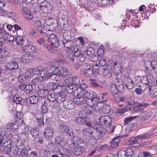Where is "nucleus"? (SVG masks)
Returning <instances> with one entry per match:
<instances>
[{"instance_id": "50", "label": "nucleus", "mask_w": 157, "mask_h": 157, "mask_svg": "<svg viewBox=\"0 0 157 157\" xmlns=\"http://www.w3.org/2000/svg\"><path fill=\"white\" fill-rule=\"evenodd\" d=\"M92 70L93 73L95 72L96 73H98L100 71L101 68L98 64H95V65H93Z\"/></svg>"}, {"instance_id": "3", "label": "nucleus", "mask_w": 157, "mask_h": 157, "mask_svg": "<svg viewBox=\"0 0 157 157\" xmlns=\"http://www.w3.org/2000/svg\"><path fill=\"white\" fill-rule=\"evenodd\" d=\"M25 149L17 148L16 146H13L11 147L9 153V155L11 157H24L25 156V152H24Z\"/></svg>"}, {"instance_id": "55", "label": "nucleus", "mask_w": 157, "mask_h": 157, "mask_svg": "<svg viewBox=\"0 0 157 157\" xmlns=\"http://www.w3.org/2000/svg\"><path fill=\"white\" fill-rule=\"evenodd\" d=\"M92 136L94 139L98 140L99 139L101 136L103 137V136H102L100 133L96 131L95 132L93 133Z\"/></svg>"}, {"instance_id": "7", "label": "nucleus", "mask_w": 157, "mask_h": 157, "mask_svg": "<svg viewBox=\"0 0 157 157\" xmlns=\"http://www.w3.org/2000/svg\"><path fill=\"white\" fill-rule=\"evenodd\" d=\"M99 98L98 96L96 97L93 100H91V101L92 105L90 106H91L92 108L96 111H98L101 109L103 107V104L99 101Z\"/></svg>"}, {"instance_id": "51", "label": "nucleus", "mask_w": 157, "mask_h": 157, "mask_svg": "<svg viewBox=\"0 0 157 157\" xmlns=\"http://www.w3.org/2000/svg\"><path fill=\"white\" fill-rule=\"evenodd\" d=\"M117 92L120 93H122L124 91V87L123 84L121 82L118 85H117Z\"/></svg>"}, {"instance_id": "42", "label": "nucleus", "mask_w": 157, "mask_h": 157, "mask_svg": "<svg viewBox=\"0 0 157 157\" xmlns=\"http://www.w3.org/2000/svg\"><path fill=\"white\" fill-rule=\"evenodd\" d=\"M70 80L69 78L65 79H62L61 80V86H67L69 85H70Z\"/></svg>"}, {"instance_id": "13", "label": "nucleus", "mask_w": 157, "mask_h": 157, "mask_svg": "<svg viewBox=\"0 0 157 157\" xmlns=\"http://www.w3.org/2000/svg\"><path fill=\"white\" fill-rule=\"evenodd\" d=\"M76 97L73 99V101L76 105H80L83 104L86 102V100L84 99L82 96L80 95V93H76V95H75Z\"/></svg>"}, {"instance_id": "54", "label": "nucleus", "mask_w": 157, "mask_h": 157, "mask_svg": "<svg viewBox=\"0 0 157 157\" xmlns=\"http://www.w3.org/2000/svg\"><path fill=\"white\" fill-rule=\"evenodd\" d=\"M152 96L154 97H157V86H152Z\"/></svg>"}, {"instance_id": "63", "label": "nucleus", "mask_w": 157, "mask_h": 157, "mask_svg": "<svg viewBox=\"0 0 157 157\" xmlns=\"http://www.w3.org/2000/svg\"><path fill=\"white\" fill-rule=\"evenodd\" d=\"M61 28L64 30H66L69 28V25L67 22H64L60 24Z\"/></svg>"}, {"instance_id": "21", "label": "nucleus", "mask_w": 157, "mask_h": 157, "mask_svg": "<svg viewBox=\"0 0 157 157\" xmlns=\"http://www.w3.org/2000/svg\"><path fill=\"white\" fill-rule=\"evenodd\" d=\"M73 101L71 100H67L65 101L63 103L64 107L68 109H71L74 108L75 105Z\"/></svg>"}, {"instance_id": "40", "label": "nucleus", "mask_w": 157, "mask_h": 157, "mask_svg": "<svg viewBox=\"0 0 157 157\" xmlns=\"http://www.w3.org/2000/svg\"><path fill=\"white\" fill-rule=\"evenodd\" d=\"M15 41L18 46H22L24 43L23 38L19 36H17L16 37Z\"/></svg>"}, {"instance_id": "30", "label": "nucleus", "mask_w": 157, "mask_h": 157, "mask_svg": "<svg viewBox=\"0 0 157 157\" xmlns=\"http://www.w3.org/2000/svg\"><path fill=\"white\" fill-rule=\"evenodd\" d=\"M63 44L65 47L67 48H71L74 44L73 42L69 40H64L63 41Z\"/></svg>"}, {"instance_id": "22", "label": "nucleus", "mask_w": 157, "mask_h": 157, "mask_svg": "<svg viewBox=\"0 0 157 157\" xmlns=\"http://www.w3.org/2000/svg\"><path fill=\"white\" fill-rule=\"evenodd\" d=\"M124 83L125 86L129 89H132L134 86L133 81L129 77L125 79Z\"/></svg>"}, {"instance_id": "4", "label": "nucleus", "mask_w": 157, "mask_h": 157, "mask_svg": "<svg viewBox=\"0 0 157 157\" xmlns=\"http://www.w3.org/2000/svg\"><path fill=\"white\" fill-rule=\"evenodd\" d=\"M59 131L60 134L63 136L68 135L72 137H74L73 131L71 130L64 122H61L59 124Z\"/></svg>"}, {"instance_id": "36", "label": "nucleus", "mask_w": 157, "mask_h": 157, "mask_svg": "<svg viewBox=\"0 0 157 157\" xmlns=\"http://www.w3.org/2000/svg\"><path fill=\"white\" fill-rule=\"evenodd\" d=\"M30 133L32 136V137L34 139L38 137L39 132L37 129L32 128L31 130Z\"/></svg>"}, {"instance_id": "57", "label": "nucleus", "mask_w": 157, "mask_h": 157, "mask_svg": "<svg viewBox=\"0 0 157 157\" xmlns=\"http://www.w3.org/2000/svg\"><path fill=\"white\" fill-rule=\"evenodd\" d=\"M28 53L30 55H32L35 53L36 51L35 47L33 46L29 45V48Z\"/></svg>"}, {"instance_id": "32", "label": "nucleus", "mask_w": 157, "mask_h": 157, "mask_svg": "<svg viewBox=\"0 0 157 157\" xmlns=\"http://www.w3.org/2000/svg\"><path fill=\"white\" fill-rule=\"evenodd\" d=\"M91 66L86 63H84L81 65L80 67V70L81 72L84 73L85 71L91 68Z\"/></svg>"}, {"instance_id": "61", "label": "nucleus", "mask_w": 157, "mask_h": 157, "mask_svg": "<svg viewBox=\"0 0 157 157\" xmlns=\"http://www.w3.org/2000/svg\"><path fill=\"white\" fill-rule=\"evenodd\" d=\"M136 117H128L124 119V124L125 125H127L129 123L130 121H131L132 120L135 119Z\"/></svg>"}, {"instance_id": "49", "label": "nucleus", "mask_w": 157, "mask_h": 157, "mask_svg": "<svg viewBox=\"0 0 157 157\" xmlns=\"http://www.w3.org/2000/svg\"><path fill=\"white\" fill-rule=\"evenodd\" d=\"M92 132H91L90 128H84L82 131V133L86 136H89L90 135L92 134Z\"/></svg>"}, {"instance_id": "25", "label": "nucleus", "mask_w": 157, "mask_h": 157, "mask_svg": "<svg viewBox=\"0 0 157 157\" xmlns=\"http://www.w3.org/2000/svg\"><path fill=\"white\" fill-rule=\"evenodd\" d=\"M18 124L17 122H15V123L10 122L7 125L6 127L7 129H10L12 131H14L18 128Z\"/></svg>"}, {"instance_id": "31", "label": "nucleus", "mask_w": 157, "mask_h": 157, "mask_svg": "<svg viewBox=\"0 0 157 157\" xmlns=\"http://www.w3.org/2000/svg\"><path fill=\"white\" fill-rule=\"evenodd\" d=\"M53 21L54 20L51 18L45 20L44 25L46 27L48 26L49 27V29H48V30H51V29L50 28H51L53 26Z\"/></svg>"}, {"instance_id": "10", "label": "nucleus", "mask_w": 157, "mask_h": 157, "mask_svg": "<svg viewBox=\"0 0 157 157\" xmlns=\"http://www.w3.org/2000/svg\"><path fill=\"white\" fill-rule=\"evenodd\" d=\"M133 154V151L130 148L126 149L125 151L120 150L118 152V157H132Z\"/></svg>"}, {"instance_id": "52", "label": "nucleus", "mask_w": 157, "mask_h": 157, "mask_svg": "<svg viewBox=\"0 0 157 157\" xmlns=\"http://www.w3.org/2000/svg\"><path fill=\"white\" fill-rule=\"evenodd\" d=\"M107 94L108 93H106L100 94V96L98 97L99 98V101L101 99V101H100L102 103V102L105 101L107 100L106 96Z\"/></svg>"}, {"instance_id": "62", "label": "nucleus", "mask_w": 157, "mask_h": 157, "mask_svg": "<svg viewBox=\"0 0 157 157\" xmlns=\"http://www.w3.org/2000/svg\"><path fill=\"white\" fill-rule=\"evenodd\" d=\"M6 132V128L2 127L0 128V136L3 137L5 136Z\"/></svg>"}, {"instance_id": "46", "label": "nucleus", "mask_w": 157, "mask_h": 157, "mask_svg": "<svg viewBox=\"0 0 157 157\" xmlns=\"http://www.w3.org/2000/svg\"><path fill=\"white\" fill-rule=\"evenodd\" d=\"M85 52L87 55L90 56L94 54V51L93 48L90 47L87 48Z\"/></svg>"}, {"instance_id": "53", "label": "nucleus", "mask_w": 157, "mask_h": 157, "mask_svg": "<svg viewBox=\"0 0 157 157\" xmlns=\"http://www.w3.org/2000/svg\"><path fill=\"white\" fill-rule=\"evenodd\" d=\"M48 99L46 100H48L49 102H53L55 101H58L55 96L54 94H50L48 95Z\"/></svg>"}, {"instance_id": "34", "label": "nucleus", "mask_w": 157, "mask_h": 157, "mask_svg": "<svg viewBox=\"0 0 157 157\" xmlns=\"http://www.w3.org/2000/svg\"><path fill=\"white\" fill-rule=\"evenodd\" d=\"M109 89L112 94L117 93V86L116 85L113 83H111L109 85Z\"/></svg>"}, {"instance_id": "17", "label": "nucleus", "mask_w": 157, "mask_h": 157, "mask_svg": "<svg viewBox=\"0 0 157 157\" xmlns=\"http://www.w3.org/2000/svg\"><path fill=\"white\" fill-rule=\"evenodd\" d=\"M11 146L10 141L7 140L6 142L4 143L3 145L1 147V150L5 153H9Z\"/></svg>"}, {"instance_id": "56", "label": "nucleus", "mask_w": 157, "mask_h": 157, "mask_svg": "<svg viewBox=\"0 0 157 157\" xmlns=\"http://www.w3.org/2000/svg\"><path fill=\"white\" fill-rule=\"evenodd\" d=\"M75 142L77 144V145L79 147L80 146H83V144H84V141L83 139L81 138H79L78 137L76 139Z\"/></svg>"}, {"instance_id": "37", "label": "nucleus", "mask_w": 157, "mask_h": 157, "mask_svg": "<svg viewBox=\"0 0 157 157\" xmlns=\"http://www.w3.org/2000/svg\"><path fill=\"white\" fill-rule=\"evenodd\" d=\"M38 94L40 97L44 98L48 94V90H46L41 89L38 91Z\"/></svg>"}, {"instance_id": "5", "label": "nucleus", "mask_w": 157, "mask_h": 157, "mask_svg": "<svg viewBox=\"0 0 157 157\" xmlns=\"http://www.w3.org/2000/svg\"><path fill=\"white\" fill-rule=\"evenodd\" d=\"M108 63L113 72L117 75L120 74L122 71L121 67L120 64H117V63L112 60H109Z\"/></svg>"}, {"instance_id": "59", "label": "nucleus", "mask_w": 157, "mask_h": 157, "mask_svg": "<svg viewBox=\"0 0 157 157\" xmlns=\"http://www.w3.org/2000/svg\"><path fill=\"white\" fill-rule=\"evenodd\" d=\"M33 89L32 86L30 85H25V87L24 88V90L26 93L28 94Z\"/></svg>"}, {"instance_id": "27", "label": "nucleus", "mask_w": 157, "mask_h": 157, "mask_svg": "<svg viewBox=\"0 0 157 157\" xmlns=\"http://www.w3.org/2000/svg\"><path fill=\"white\" fill-rule=\"evenodd\" d=\"M68 151V150L66 148H62L58 150L57 151L56 153L61 155L62 157H65L67 155Z\"/></svg>"}, {"instance_id": "19", "label": "nucleus", "mask_w": 157, "mask_h": 157, "mask_svg": "<svg viewBox=\"0 0 157 157\" xmlns=\"http://www.w3.org/2000/svg\"><path fill=\"white\" fill-rule=\"evenodd\" d=\"M69 78L71 80L70 81V85H73L74 86H75V87L77 89V86H78V84H79V82L81 80L78 78H77L76 77H69Z\"/></svg>"}, {"instance_id": "6", "label": "nucleus", "mask_w": 157, "mask_h": 157, "mask_svg": "<svg viewBox=\"0 0 157 157\" xmlns=\"http://www.w3.org/2000/svg\"><path fill=\"white\" fill-rule=\"evenodd\" d=\"M80 93V95L82 96L83 98H86L88 100H93L98 96L96 93L92 91H87L86 90H83Z\"/></svg>"}, {"instance_id": "48", "label": "nucleus", "mask_w": 157, "mask_h": 157, "mask_svg": "<svg viewBox=\"0 0 157 157\" xmlns=\"http://www.w3.org/2000/svg\"><path fill=\"white\" fill-rule=\"evenodd\" d=\"M84 75L86 76L90 77L93 75V72L92 70V68L89 69L88 70L85 71V72L83 73Z\"/></svg>"}, {"instance_id": "60", "label": "nucleus", "mask_w": 157, "mask_h": 157, "mask_svg": "<svg viewBox=\"0 0 157 157\" xmlns=\"http://www.w3.org/2000/svg\"><path fill=\"white\" fill-rule=\"evenodd\" d=\"M102 108L103 112L105 114L109 113L110 111V107L108 105L103 106Z\"/></svg>"}, {"instance_id": "2", "label": "nucleus", "mask_w": 157, "mask_h": 157, "mask_svg": "<svg viewBox=\"0 0 157 157\" xmlns=\"http://www.w3.org/2000/svg\"><path fill=\"white\" fill-rule=\"evenodd\" d=\"M68 149L74 155H79L81 154L85 150L83 146H78L75 140L70 139L67 142Z\"/></svg>"}, {"instance_id": "8", "label": "nucleus", "mask_w": 157, "mask_h": 157, "mask_svg": "<svg viewBox=\"0 0 157 157\" xmlns=\"http://www.w3.org/2000/svg\"><path fill=\"white\" fill-rule=\"evenodd\" d=\"M128 136V134H126L122 136H117L110 142L109 144H110V147L109 148L110 149H112L117 147L120 141L122 139H125V137Z\"/></svg>"}, {"instance_id": "38", "label": "nucleus", "mask_w": 157, "mask_h": 157, "mask_svg": "<svg viewBox=\"0 0 157 157\" xmlns=\"http://www.w3.org/2000/svg\"><path fill=\"white\" fill-rule=\"evenodd\" d=\"M67 57L70 59L71 61L72 62L74 61L75 56L72 50L71 51H67Z\"/></svg>"}, {"instance_id": "35", "label": "nucleus", "mask_w": 157, "mask_h": 157, "mask_svg": "<svg viewBox=\"0 0 157 157\" xmlns=\"http://www.w3.org/2000/svg\"><path fill=\"white\" fill-rule=\"evenodd\" d=\"M125 102L127 105H132L134 107L136 106V104L133 98H126Z\"/></svg>"}, {"instance_id": "15", "label": "nucleus", "mask_w": 157, "mask_h": 157, "mask_svg": "<svg viewBox=\"0 0 157 157\" xmlns=\"http://www.w3.org/2000/svg\"><path fill=\"white\" fill-rule=\"evenodd\" d=\"M53 130L52 128L48 127L45 130L44 136L47 140H50L54 136Z\"/></svg>"}, {"instance_id": "1", "label": "nucleus", "mask_w": 157, "mask_h": 157, "mask_svg": "<svg viewBox=\"0 0 157 157\" xmlns=\"http://www.w3.org/2000/svg\"><path fill=\"white\" fill-rule=\"evenodd\" d=\"M99 121L101 124H96L95 129L98 132L103 136L106 132V130L102 125H104L105 127L110 126L111 124L112 119L109 116H104L99 118Z\"/></svg>"}, {"instance_id": "24", "label": "nucleus", "mask_w": 157, "mask_h": 157, "mask_svg": "<svg viewBox=\"0 0 157 157\" xmlns=\"http://www.w3.org/2000/svg\"><path fill=\"white\" fill-rule=\"evenodd\" d=\"M44 103L47 105L48 106L51 107L52 109H55L59 105L58 101L50 102L48 100H44Z\"/></svg>"}, {"instance_id": "18", "label": "nucleus", "mask_w": 157, "mask_h": 157, "mask_svg": "<svg viewBox=\"0 0 157 157\" xmlns=\"http://www.w3.org/2000/svg\"><path fill=\"white\" fill-rule=\"evenodd\" d=\"M35 28L39 31V33L41 34L46 33L47 30L44 28L42 29L40 22L38 20H36L34 22Z\"/></svg>"}, {"instance_id": "58", "label": "nucleus", "mask_w": 157, "mask_h": 157, "mask_svg": "<svg viewBox=\"0 0 157 157\" xmlns=\"http://www.w3.org/2000/svg\"><path fill=\"white\" fill-rule=\"evenodd\" d=\"M76 122L79 124H84L85 122V118H83L81 117H77L76 119Z\"/></svg>"}, {"instance_id": "16", "label": "nucleus", "mask_w": 157, "mask_h": 157, "mask_svg": "<svg viewBox=\"0 0 157 157\" xmlns=\"http://www.w3.org/2000/svg\"><path fill=\"white\" fill-rule=\"evenodd\" d=\"M7 140H9L11 142V145L12 144L16 145L19 141V137L18 135L15 134L13 136L11 134H9L7 136Z\"/></svg>"}, {"instance_id": "20", "label": "nucleus", "mask_w": 157, "mask_h": 157, "mask_svg": "<svg viewBox=\"0 0 157 157\" xmlns=\"http://www.w3.org/2000/svg\"><path fill=\"white\" fill-rule=\"evenodd\" d=\"M102 72L103 76L106 78H109L112 76L111 67L109 65H107L106 68L103 69Z\"/></svg>"}, {"instance_id": "39", "label": "nucleus", "mask_w": 157, "mask_h": 157, "mask_svg": "<svg viewBox=\"0 0 157 157\" xmlns=\"http://www.w3.org/2000/svg\"><path fill=\"white\" fill-rule=\"evenodd\" d=\"M22 99L21 97L18 94H15L13 98V102L16 104H19L22 101Z\"/></svg>"}, {"instance_id": "33", "label": "nucleus", "mask_w": 157, "mask_h": 157, "mask_svg": "<svg viewBox=\"0 0 157 157\" xmlns=\"http://www.w3.org/2000/svg\"><path fill=\"white\" fill-rule=\"evenodd\" d=\"M23 115L21 112H17L14 118L15 122H18L23 118Z\"/></svg>"}, {"instance_id": "9", "label": "nucleus", "mask_w": 157, "mask_h": 157, "mask_svg": "<svg viewBox=\"0 0 157 157\" xmlns=\"http://www.w3.org/2000/svg\"><path fill=\"white\" fill-rule=\"evenodd\" d=\"M40 6L41 10L45 14L50 13L53 9L52 6L46 1L42 2Z\"/></svg>"}, {"instance_id": "28", "label": "nucleus", "mask_w": 157, "mask_h": 157, "mask_svg": "<svg viewBox=\"0 0 157 157\" xmlns=\"http://www.w3.org/2000/svg\"><path fill=\"white\" fill-rule=\"evenodd\" d=\"M32 57L28 54H25L21 56V60L22 62L25 63H28L32 61Z\"/></svg>"}, {"instance_id": "29", "label": "nucleus", "mask_w": 157, "mask_h": 157, "mask_svg": "<svg viewBox=\"0 0 157 157\" xmlns=\"http://www.w3.org/2000/svg\"><path fill=\"white\" fill-rule=\"evenodd\" d=\"M72 51L75 57H78L81 54L80 47L78 45H77L73 46Z\"/></svg>"}, {"instance_id": "26", "label": "nucleus", "mask_w": 157, "mask_h": 157, "mask_svg": "<svg viewBox=\"0 0 157 157\" xmlns=\"http://www.w3.org/2000/svg\"><path fill=\"white\" fill-rule=\"evenodd\" d=\"M65 91L67 93L71 94L73 92H74V95H75V93L77 92V89L75 86L71 85L67 86L65 88Z\"/></svg>"}, {"instance_id": "64", "label": "nucleus", "mask_w": 157, "mask_h": 157, "mask_svg": "<svg viewBox=\"0 0 157 157\" xmlns=\"http://www.w3.org/2000/svg\"><path fill=\"white\" fill-rule=\"evenodd\" d=\"M47 105L45 104L44 102V104L42 105L41 109V111L43 113H46L47 112L48 110V108L47 106Z\"/></svg>"}, {"instance_id": "14", "label": "nucleus", "mask_w": 157, "mask_h": 157, "mask_svg": "<svg viewBox=\"0 0 157 157\" xmlns=\"http://www.w3.org/2000/svg\"><path fill=\"white\" fill-rule=\"evenodd\" d=\"M55 71L57 72V74L62 77H66L71 74L70 72L65 68L60 67L55 69Z\"/></svg>"}, {"instance_id": "44", "label": "nucleus", "mask_w": 157, "mask_h": 157, "mask_svg": "<svg viewBox=\"0 0 157 157\" xmlns=\"http://www.w3.org/2000/svg\"><path fill=\"white\" fill-rule=\"evenodd\" d=\"M82 82H79V84H78L77 86V87H79L78 88L77 90V91L78 92V93L81 92L83 90H85V89L87 87V86L84 84L81 83Z\"/></svg>"}, {"instance_id": "45", "label": "nucleus", "mask_w": 157, "mask_h": 157, "mask_svg": "<svg viewBox=\"0 0 157 157\" xmlns=\"http://www.w3.org/2000/svg\"><path fill=\"white\" fill-rule=\"evenodd\" d=\"M29 101L31 104H35L37 103L38 100V96L34 95H32L30 97L29 99Z\"/></svg>"}, {"instance_id": "11", "label": "nucleus", "mask_w": 157, "mask_h": 157, "mask_svg": "<svg viewBox=\"0 0 157 157\" xmlns=\"http://www.w3.org/2000/svg\"><path fill=\"white\" fill-rule=\"evenodd\" d=\"M66 139L60 136H57L55 138V145L58 147H62L66 144Z\"/></svg>"}, {"instance_id": "43", "label": "nucleus", "mask_w": 157, "mask_h": 157, "mask_svg": "<svg viewBox=\"0 0 157 157\" xmlns=\"http://www.w3.org/2000/svg\"><path fill=\"white\" fill-rule=\"evenodd\" d=\"M70 33V31L69 30H64V32H63V38L64 39V40H68L71 38Z\"/></svg>"}, {"instance_id": "12", "label": "nucleus", "mask_w": 157, "mask_h": 157, "mask_svg": "<svg viewBox=\"0 0 157 157\" xmlns=\"http://www.w3.org/2000/svg\"><path fill=\"white\" fill-rule=\"evenodd\" d=\"M48 42L50 43L55 48H58L59 45V41L54 34H51L48 39Z\"/></svg>"}, {"instance_id": "41", "label": "nucleus", "mask_w": 157, "mask_h": 157, "mask_svg": "<svg viewBox=\"0 0 157 157\" xmlns=\"http://www.w3.org/2000/svg\"><path fill=\"white\" fill-rule=\"evenodd\" d=\"M128 142L131 145H132L134 147H138L142 145L141 144H140V143H138L139 141L138 140H133L130 139V140L128 141Z\"/></svg>"}, {"instance_id": "47", "label": "nucleus", "mask_w": 157, "mask_h": 157, "mask_svg": "<svg viewBox=\"0 0 157 157\" xmlns=\"http://www.w3.org/2000/svg\"><path fill=\"white\" fill-rule=\"evenodd\" d=\"M151 136V135L148 133L144 134L142 135L138 136L136 137L135 139H139L140 140H142L143 139H146L150 137Z\"/></svg>"}, {"instance_id": "23", "label": "nucleus", "mask_w": 157, "mask_h": 157, "mask_svg": "<svg viewBox=\"0 0 157 157\" xmlns=\"http://www.w3.org/2000/svg\"><path fill=\"white\" fill-rule=\"evenodd\" d=\"M18 67L17 63L14 61H12L11 62L8 63L7 64L6 67L8 69L13 70L16 69Z\"/></svg>"}]
</instances>
